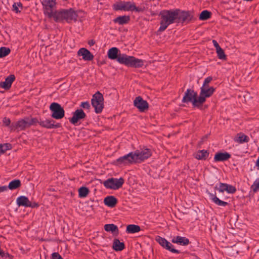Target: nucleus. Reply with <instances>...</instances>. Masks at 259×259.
Instances as JSON below:
<instances>
[{"mask_svg": "<svg viewBox=\"0 0 259 259\" xmlns=\"http://www.w3.org/2000/svg\"><path fill=\"white\" fill-rule=\"evenodd\" d=\"M28 128L26 117L20 119L16 122H13L11 124V132L17 131H25Z\"/></svg>", "mask_w": 259, "mask_h": 259, "instance_id": "obj_14", "label": "nucleus"}, {"mask_svg": "<svg viewBox=\"0 0 259 259\" xmlns=\"http://www.w3.org/2000/svg\"><path fill=\"white\" fill-rule=\"evenodd\" d=\"M29 204H30L28 205V207H29L37 208L39 207V204L35 202H31L30 201Z\"/></svg>", "mask_w": 259, "mask_h": 259, "instance_id": "obj_49", "label": "nucleus"}, {"mask_svg": "<svg viewBox=\"0 0 259 259\" xmlns=\"http://www.w3.org/2000/svg\"><path fill=\"white\" fill-rule=\"evenodd\" d=\"M78 56H82V59L84 61H92L94 59V55L87 49L81 48L77 52Z\"/></svg>", "mask_w": 259, "mask_h": 259, "instance_id": "obj_18", "label": "nucleus"}, {"mask_svg": "<svg viewBox=\"0 0 259 259\" xmlns=\"http://www.w3.org/2000/svg\"><path fill=\"white\" fill-rule=\"evenodd\" d=\"M215 190H218L220 192L223 193L224 191H226L228 193L234 194L237 190L235 186L231 185L228 184L227 183H220L219 184V187L216 185L214 187Z\"/></svg>", "mask_w": 259, "mask_h": 259, "instance_id": "obj_15", "label": "nucleus"}, {"mask_svg": "<svg viewBox=\"0 0 259 259\" xmlns=\"http://www.w3.org/2000/svg\"><path fill=\"white\" fill-rule=\"evenodd\" d=\"M212 13L207 10H203L199 16V19L201 21H205L211 18Z\"/></svg>", "mask_w": 259, "mask_h": 259, "instance_id": "obj_32", "label": "nucleus"}, {"mask_svg": "<svg viewBox=\"0 0 259 259\" xmlns=\"http://www.w3.org/2000/svg\"><path fill=\"white\" fill-rule=\"evenodd\" d=\"M219 196L220 198H221L222 199H226L228 198V197H225V198L223 197L222 195H221V194L219 195Z\"/></svg>", "mask_w": 259, "mask_h": 259, "instance_id": "obj_58", "label": "nucleus"}, {"mask_svg": "<svg viewBox=\"0 0 259 259\" xmlns=\"http://www.w3.org/2000/svg\"><path fill=\"white\" fill-rule=\"evenodd\" d=\"M91 104L95 108V112L97 114L101 113L104 108V98L103 95L99 92H97L91 100Z\"/></svg>", "mask_w": 259, "mask_h": 259, "instance_id": "obj_6", "label": "nucleus"}, {"mask_svg": "<svg viewBox=\"0 0 259 259\" xmlns=\"http://www.w3.org/2000/svg\"><path fill=\"white\" fill-rule=\"evenodd\" d=\"M3 144H0V156L5 153V150H3Z\"/></svg>", "mask_w": 259, "mask_h": 259, "instance_id": "obj_53", "label": "nucleus"}, {"mask_svg": "<svg viewBox=\"0 0 259 259\" xmlns=\"http://www.w3.org/2000/svg\"><path fill=\"white\" fill-rule=\"evenodd\" d=\"M81 11H75L72 8L69 9H62L60 11H53L45 12V15L49 18H53L56 22H63L65 21L69 23L72 21H76L78 18L77 13Z\"/></svg>", "mask_w": 259, "mask_h": 259, "instance_id": "obj_2", "label": "nucleus"}, {"mask_svg": "<svg viewBox=\"0 0 259 259\" xmlns=\"http://www.w3.org/2000/svg\"><path fill=\"white\" fill-rule=\"evenodd\" d=\"M15 79V76L14 74L10 75L6 77L4 81L0 82V87L6 90H9Z\"/></svg>", "mask_w": 259, "mask_h": 259, "instance_id": "obj_19", "label": "nucleus"}, {"mask_svg": "<svg viewBox=\"0 0 259 259\" xmlns=\"http://www.w3.org/2000/svg\"><path fill=\"white\" fill-rule=\"evenodd\" d=\"M250 189L254 193L259 191V178L255 180L253 184L251 186Z\"/></svg>", "mask_w": 259, "mask_h": 259, "instance_id": "obj_40", "label": "nucleus"}, {"mask_svg": "<svg viewBox=\"0 0 259 259\" xmlns=\"http://www.w3.org/2000/svg\"><path fill=\"white\" fill-rule=\"evenodd\" d=\"M144 61L142 59H138L133 56H128L126 54H122L121 58H119V63L124 65L128 67L141 68L144 65Z\"/></svg>", "mask_w": 259, "mask_h": 259, "instance_id": "obj_3", "label": "nucleus"}, {"mask_svg": "<svg viewBox=\"0 0 259 259\" xmlns=\"http://www.w3.org/2000/svg\"><path fill=\"white\" fill-rule=\"evenodd\" d=\"M86 117L87 115L82 109H77L72 113V117L68 119L71 124L76 125L79 121L84 119Z\"/></svg>", "mask_w": 259, "mask_h": 259, "instance_id": "obj_12", "label": "nucleus"}, {"mask_svg": "<svg viewBox=\"0 0 259 259\" xmlns=\"http://www.w3.org/2000/svg\"><path fill=\"white\" fill-rule=\"evenodd\" d=\"M124 180L121 177L119 179L111 178L104 181L103 184L107 188L112 190H118L122 187Z\"/></svg>", "mask_w": 259, "mask_h": 259, "instance_id": "obj_7", "label": "nucleus"}, {"mask_svg": "<svg viewBox=\"0 0 259 259\" xmlns=\"http://www.w3.org/2000/svg\"><path fill=\"white\" fill-rule=\"evenodd\" d=\"M4 146L3 150H5V153L8 150H11L12 148V145L10 143H5L3 144Z\"/></svg>", "mask_w": 259, "mask_h": 259, "instance_id": "obj_46", "label": "nucleus"}, {"mask_svg": "<svg viewBox=\"0 0 259 259\" xmlns=\"http://www.w3.org/2000/svg\"><path fill=\"white\" fill-rule=\"evenodd\" d=\"M8 190L7 186H0V193L5 191Z\"/></svg>", "mask_w": 259, "mask_h": 259, "instance_id": "obj_51", "label": "nucleus"}, {"mask_svg": "<svg viewBox=\"0 0 259 259\" xmlns=\"http://www.w3.org/2000/svg\"><path fill=\"white\" fill-rule=\"evenodd\" d=\"M162 246L167 250H169L173 253H179V251L178 249H176L174 248L172 244H160Z\"/></svg>", "mask_w": 259, "mask_h": 259, "instance_id": "obj_38", "label": "nucleus"}, {"mask_svg": "<svg viewBox=\"0 0 259 259\" xmlns=\"http://www.w3.org/2000/svg\"><path fill=\"white\" fill-rule=\"evenodd\" d=\"M129 153L114 160L112 164L116 166L130 165Z\"/></svg>", "mask_w": 259, "mask_h": 259, "instance_id": "obj_17", "label": "nucleus"}, {"mask_svg": "<svg viewBox=\"0 0 259 259\" xmlns=\"http://www.w3.org/2000/svg\"><path fill=\"white\" fill-rule=\"evenodd\" d=\"M182 102L184 103H191L193 107L198 109L201 108L197 93L193 89H187L184 93Z\"/></svg>", "mask_w": 259, "mask_h": 259, "instance_id": "obj_4", "label": "nucleus"}, {"mask_svg": "<svg viewBox=\"0 0 259 259\" xmlns=\"http://www.w3.org/2000/svg\"><path fill=\"white\" fill-rule=\"evenodd\" d=\"M113 8L115 11H131L139 13L143 12L144 11V8L137 7L134 3H132L130 1H120L117 2L113 5Z\"/></svg>", "mask_w": 259, "mask_h": 259, "instance_id": "obj_5", "label": "nucleus"}, {"mask_svg": "<svg viewBox=\"0 0 259 259\" xmlns=\"http://www.w3.org/2000/svg\"><path fill=\"white\" fill-rule=\"evenodd\" d=\"M5 252H3L2 250H1L0 249V255H1L2 256H4V255H5Z\"/></svg>", "mask_w": 259, "mask_h": 259, "instance_id": "obj_56", "label": "nucleus"}, {"mask_svg": "<svg viewBox=\"0 0 259 259\" xmlns=\"http://www.w3.org/2000/svg\"><path fill=\"white\" fill-rule=\"evenodd\" d=\"M142 239L145 243H150L154 241V238L150 236H144Z\"/></svg>", "mask_w": 259, "mask_h": 259, "instance_id": "obj_42", "label": "nucleus"}, {"mask_svg": "<svg viewBox=\"0 0 259 259\" xmlns=\"http://www.w3.org/2000/svg\"><path fill=\"white\" fill-rule=\"evenodd\" d=\"M11 53V50L9 48L2 47L0 48V58L8 56Z\"/></svg>", "mask_w": 259, "mask_h": 259, "instance_id": "obj_36", "label": "nucleus"}, {"mask_svg": "<svg viewBox=\"0 0 259 259\" xmlns=\"http://www.w3.org/2000/svg\"><path fill=\"white\" fill-rule=\"evenodd\" d=\"M136 151L140 163L144 162L152 155V149L145 146L140 147V150H136Z\"/></svg>", "mask_w": 259, "mask_h": 259, "instance_id": "obj_10", "label": "nucleus"}, {"mask_svg": "<svg viewBox=\"0 0 259 259\" xmlns=\"http://www.w3.org/2000/svg\"><path fill=\"white\" fill-rule=\"evenodd\" d=\"M231 155L227 152H218L214 156V161L215 162L225 161L229 159Z\"/></svg>", "mask_w": 259, "mask_h": 259, "instance_id": "obj_20", "label": "nucleus"}, {"mask_svg": "<svg viewBox=\"0 0 259 259\" xmlns=\"http://www.w3.org/2000/svg\"><path fill=\"white\" fill-rule=\"evenodd\" d=\"M21 186V181L19 179H15L11 181L7 187L11 190H13L20 187Z\"/></svg>", "mask_w": 259, "mask_h": 259, "instance_id": "obj_30", "label": "nucleus"}, {"mask_svg": "<svg viewBox=\"0 0 259 259\" xmlns=\"http://www.w3.org/2000/svg\"><path fill=\"white\" fill-rule=\"evenodd\" d=\"M41 4L45 9L44 13L46 11L51 12L56 5V0H43Z\"/></svg>", "mask_w": 259, "mask_h": 259, "instance_id": "obj_22", "label": "nucleus"}, {"mask_svg": "<svg viewBox=\"0 0 259 259\" xmlns=\"http://www.w3.org/2000/svg\"><path fill=\"white\" fill-rule=\"evenodd\" d=\"M113 243H121L119 239L115 238L113 240Z\"/></svg>", "mask_w": 259, "mask_h": 259, "instance_id": "obj_55", "label": "nucleus"}, {"mask_svg": "<svg viewBox=\"0 0 259 259\" xmlns=\"http://www.w3.org/2000/svg\"><path fill=\"white\" fill-rule=\"evenodd\" d=\"M172 243H190L188 238L180 236H174L171 239Z\"/></svg>", "mask_w": 259, "mask_h": 259, "instance_id": "obj_34", "label": "nucleus"}, {"mask_svg": "<svg viewBox=\"0 0 259 259\" xmlns=\"http://www.w3.org/2000/svg\"><path fill=\"white\" fill-rule=\"evenodd\" d=\"M130 20L131 18L130 16H120L115 18L113 20V22L114 23H118L119 25H123L128 23Z\"/></svg>", "mask_w": 259, "mask_h": 259, "instance_id": "obj_24", "label": "nucleus"}, {"mask_svg": "<svg viewBox=\"0 0 259 259\" xmlns=\"http://www.w3.org/2000/svg\"><path fill=\"white\" fill-rule=\"evenodd\" d=\"M52 259H63L61 256L57 252H54L52 254Z\"/></svg>", "mask_w": 259, "mask_h": 259, "instance_id": "obj_48", "label": "nucleus"}, {"mask_svg": "<svg viewBox=\"0 0 259 259\" xmlns=\"http://www.w3.org/2000/svg\"><path fill=\"white\" fill-rule=\"evenodd\" d=\"M78 196L79 198L86 197L90 193L89 189L84 186L81 187L78 189Z\"/></svg>", "mask_w": 259, "mask_h": 259, "instance_id": "obj_33", "label": "nucleus"}, {"mask_svg": "<svg viewBox=\"0 0 259 259\" xmlns=\"http://www.w3.org/2000/svg\"><path fill=\"white\" fill-rule=\"evenodd\" d=\"M106 61H105V60H103V61H101V62H98V64L99 65H103V64H106Z\"/></svg>", "mask_w": 259, "mask_h": 259, "instance_id": "obj_54", "label": "nucleus"}, {"mask_svg": "<svg viewBox=\"0 0 259 259\" xmlns=\"http://www.w3.org/2000/svg\"><path fill=\"white\" fill-rule=\"evenodd\" d=\"M122 54L121 53L119 49L116 47H112L109 49L107 52V57L112 60H116L118 63L119 58H121Z\"/></svg>", "mask_w": 259, "mask_h": 259, "instance_id": "obj_16", "label": "nucleus"}, {"mask_svg": "<svg viewBox=\"0 0 259 259\" xmlns=\"http://www.w3.org/2000/svg\"><path fill=\"white\" fill-rule=\"evenodd\" d=\"M215 91V88L211 87L208 89H204L203 87L200 88V92L199 96L201 107L206 101V98L210 97Z\"/></svg>", "mask_w": 259, "mask_h": 259, "instance_id": "obj_9", "label": "nucleus"}, {"mask_svg": "<svg viewBox=\"0 0 259 259\" xmlns=\"http://www.w3.org/2000/svg\"><path fill=\"white\" fill-rule=\"evenodd\" d=\"M51 112V117L55 119H61L65 116V111L61 105L56 102H53L49 107Z\"/></svg>", "mask_w": 259, "mask_h": 259, "instance_id": "obj_8", "label": "nucleus"}, {"mask_svg": "<svg viewBox=\"0 0 259 259\" xmlns=\"http://www.w3.org/2000/svg\"><path fill=\"white\" fill-rule=\"evenodd\" d=\"M212 43H213V45L214 46V47H215L216 50H218L219 49L221 48V47L220 46V45H219V44L218 43L217 41L214 40V39H213L212 40Z\"/></svg>", "mask_w": 259, "mask_h": 259, "instance_id": "obj_50", "label": "nucleus"}, {"mask_svg": "<svg viewBox=\"0 0 259 259\" xmlns=\"http://www.w3.org/2000/svg\"><path fill=\"white\" fill-rule=\"evenodd\" d=\"M130 158V165L135 164H140V162L139 161L138 156L136 150L135 151H132L129 153Z\"/></svg>", "mask_w": 259, "mask_h": 259, "instance_id": "obj_29", "label": "nucleus"}, {"mask_svg": "<svg viewBox=\"0 0 259 259\" xmlns=\"http://www.w3.org/2000/svg\"><path fill=\"white\" fill-rule=\"evenodd\" d=\"M124 247V244H113L112 245V248L116 251H121Z\"/></svg>", "mask_w": 259, "mask_h": 259, "instance_id": "obj_41", "label": "nucleus"}, {"mask_svg": "<svg viewBox=\"0 0 259 259\" xmlns=\"http://www.w3.org/2000/svg\"><path fill=\"white\" fill-rule=\"evenodd\" d=\"M203 87L204 88V89H208L209 88H211V87H210L208 84H206V85Z\"/></svg>", "mask_w": 259, "mask_h": 259, "instance_id": "obj_57", "label": "nucleus"}, {"mask_svg": "<svg viewBox=\"0 0 259 259\" xmlns=\"http://www.w3.org/2000/svg\"><path fill=\"white\" fill-rule=\"evenodd\" d=\"M159 16L161 17L160 26L158 32L164 31L171 24H188L196 18L194 17L193 11H185L179 9L163 10L160 12Z\"/></svg>", "mask_w": 259, "mask_h": 259, "instance_id": "obj_1", "label": "nucleus"}, {"mask_svg": "<svg viewBox=\"0 0 259 259\" xmlns=\"http://www.w3.org/2000/svg\"><path fill=\"white\" fill-rule=\"evenodd\" d=\"M30 201L28 197L25 196H20L16 199L17 204L18 206L28 207Z\"/></svg>", "mask_w": 259, "mask_h": 259, "instance_id": "obj_28", "label": "nucleus"}, {"mask_svg": "<svg viewBox=\"0 0 259 259\" xmlns=\"http://www.w3.org/2000/svg\"><path fill=\"white\" fill-rule=\"evenodd\" d=\"M154 240H155L157 243H169L165 238H162L159 236H155L154 238Z\"/></svg>", "mask_w": 259, "mask_h": 259, "instance_id": "obj_43", "label": "nucleus"}, {"mask_svg": "<svg viewBox=\"0 0 259 259\" xmlns=\"http://www.w3.org/2000/svg\"><path fill=\"white\" fill-rule=\"evenodd\" d=\"M209 195V198L215 204L219 206H226L228 205V203L223 200H220L217 196L216 194H214L211 193L209 192H207Z\"/></svg>", "mask_w": 259, "mask_h": 259, "instance_id": "obj_21", "label": "nucleus"}, {"mask_svg": "<svg viewBox=\"0 0 259 259\" xmlns=\"http://www.w3.org/2000/svg\"><path fill=\"white\" fill-rule=\"evenodd\" d=\"M80 107L85 109H89L91 107V106L89 102L85 101L81 102L80 105Z\"/></svg>", "mask_w": 259, "mask_h": 259, "instance_id": "obj_45", "label": "nucleus"}, {"mask_svg": "<svg viewBox=\"0 0 259 259\" xmlns=\"http://www.w3.org/2000/svg\"><path fill=\"white\" fill-rule=\"evenodd\" d=\"M232 1H233V2L234 3H236V2H237V1L238 0H232Z\"/></svg>", "mask_w": 259, "mask_h": 259, "instance_id": "obj_59", "label": "nucleus"}, {"mask_svg": "<svg viewBox=\"0 0 259 259\" xmlns=\"http://www.w3.org/2000/svg\"><path fill=\"white\" fill-rule=\"evenodd\" d=\"M216 52L217 53L218 57L220 59L223 60H226L227 59V56L225 55L224 50L222 48L216 50Z\"/></svg>", "mask_w": 259, "mask_h": 259, "instance_id": "obj_39", "label": "nucleus"}, {"mask_svg": "<svg viewBox=\"0 0 259 259\" xmlns=\"http://www.w3.org/2000/svg\"><path fill=\"white\" fill-rule=\"evenodd\" d=\"M134 105L141 112H144L149 109L148 103L141 96H138L135 98Z\"/></svg>", "mask_w": 259, "mask_h": 259, "instance_id": "obj_13", "label": "nucleus"}, {"mask_svg": "<svg viewBox=\"0 0 259 259\" xmlns=\"http://www.w3.org/2000/svg\"><path fill=\"white\" fill-rule=\"evenodd\" d=\"M23 6L21 2L14 3L12 10L16 13H20L23 9Z\"/></svg>", "mask_w": 259, "mask_h": 259, "instance_id": "obj_35", "label": "nucleus"}, {"mask_svg": "<svg viewBox=\"0 0 259 259\" xmlns=\"http://www.w3.org/2000/svg\"><path fill=\"white\" fill-rule=\"evenodd\" d=\"M26 118L27 120L28 128L31 125H36L37 123L39 124V120H38L36 117L30 118L28 117H26Z\"/></svg>", "mask_w": 259, "mask_h": 259, "instance_id": "obj_37", "label": "nucleus"}, {"mask_svg": "<svg viewBox=\"0 0 259 259\" xmlns=\"http://www.w3.org/2000/svg\"><path fill=\"white\" fill-rule=\"evenodd\" d=\"M117 202V198L113 196H108L104 199L105 205L111 208L115 207Z\"/></svg>", "mask_w": 259, "mask_h": 259, "instance_id": "obj_23", "label": "nucleus"}, {"mask_svg": "<svg viewBox=\"0 0 259 259\" xmlns=\"http://www.w3.org/2000/svg\"><path fill=\"white\" fill-rule=\"evenodd\" d=\"M95 41L94 39H91L88 41V45L90 46H93L95 45Z\"/></svg>", "mask_w": 259, "mask_h": 259, "instance_id": "obj_52", "label": "nucleus"}, {"mask_svg": "<svg viewBox=\"0 0 259 259\" xmlns=\"http://www.w3.org/2000/svg\"><path fill=\"white\" fill-rule=\"evenodd\" d=\"M141 230V228L139 226L130 224L126 226V232L127 233H135L139 232Z\"/></svg>", "mask_w": 259, "mask_h": 259, "instance_id": "obj_31", "label": "nucleus"}, {"mask_svg": "<svg viewBox=\"0 0 259 259\" xmlns=\"http://www.w3.org/2000/svg\"><path fill=\"white\" fill-rule=\"evenodd\" d=\"M209 152L208 150H198L194 154V157L198 160H206L209 156Z\"/></svg>", "mask_w": 259, "mask_h": 259, "instance_id": "obj_25", "label": "nucleus"}, {"mask_svg": "<svg viewBox=\"0 0 259 259\" xmlns=\"http://www.w3.org/2000/svg\"><path fill=\"white\" fill-rule=\"evenodd\" d=\"M39 125L42 127L47 129L58 128L62 127L61 123L56 122L52 118L39 119Z\"/></svg>", "mask_w": 259, "mask_h": 259, "instance_id": "obj_11", "label": "nucleus"}, {"mask_svg": "<svg viewBox=\"0 0 259 259\" xmlns=\"http://www.w3.org/2000/svg\"><path fill=\"white\" fill-rule=\"evenodd\" d=\"M234 141L240 144H242L243 143H247L249 141V138L244 135L242 133H240L237 134L236 136L234 138Z\"/></svg>", "mask_w": 259, "mask_h": 259, "instance_id": "obj_27", "label": "nucleus"}, {"mask_svg": "<svg viewBox=\"0 0 259 259\" xmlns=\"http://www.w3.org/2000/svg\"><path fill=\"white\" fill-rule=\"evenodd\" d=\"M212 80V77L211 76H208L205 78L202 87H204L207 84H209Z\"/></svg>", "mask_w": 259, "mask_h": 259, "instance_id": "obj_47", "label": "nucleus"}, {"mask_svg": "<svg viewBox=\"0 0 259 259\" xmlns=\"http://www.w3.org/2000/svg\"><path fill=\"white\" fill-rule=\"evenodd\" d=\"M3 122L6 126H9L11 129L12 123L10 118L4 117L3 120Z\"/></svg>", "mask_w": 259, "mask_h": 259, "instance_id": "obj_44", "label": "nucleus"}, {"mask_svg": "<svg viewBox=\"0 0 259 259\" xmlns=\"http://www.w3.org/2000/svg\"><path fill=\"white\" fill-rule=\"evenodd\" d=\"M104 229L106 231L111 232L113 235H117L119 234L118 227L113 224H108L104 225Z\"/></svg>", "mask_w": 259, "mask_h": 259, "instance_id": "obj_26", "label": "nucleus"}]
</instances>
